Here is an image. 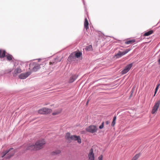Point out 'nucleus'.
<instances>
[{
  "instance_id": "obj_1",
  "label": "nucleus",
  "mask_w": 160,
  "mask_h": 160,
  "mask_svg": "<svg viewBox=\"0 0 160 160\" xmlns=\"http://www.w3.org/2000/svg\"><path fill=\"white\" fill-rule=\"evenodd\" d=\"M46 143V141L44 139H41L37 140L35 143L36 150H38L42 149Z\"/></svg>"
},
{
  "instance_id": "obj_2",
  "label": "nucleus",
  "mask_w": 160,
  "mask_h": 160,
  "mask_svg": "<svg viewBox=\"0 0 160 160\" xmlns=\"http://www.w3.org/2000/svg\"><path fill=\"white\" fill-rule=\"evenodd\" d=\"M15 153V151L13 148H11L9 150L3 152H2L3 155L2 156V157L3 158L8 153L6 156V158H9L14 155Z\"/></svg>"
},
{
  "instance_id": "obj_3",
  "label": "nucleus",
  "mask_w": 160,
  "mask_h": 160,
  "mask_svg": "<svg viewBox=\"0 0 160 160\" xmlns=\"http://www.w3.org/2000/svg\"><path fill=\"white\" fill-rule=\"evenodd\" d=\"M15 153V151L13 148H11L9 150L3 152H2L3 155L2 156V157L3 158L8 153L6 156V158H9L14 155Z\"/></svg>"
},
{
  "instance_id": "obj_4",
  "label": "nucleus",
  "mask_w": 160,
  "mask_h": 160,
  "mask_svg": "<svg viewBox=\"0 0 160 160\" xmlns=\"http://www.w3.org/2000/svg\"><path fill=\"white\" fill-rule=\"evenodd\" d=\"M52 112L51 109L46 108H43L38 111V113L41 114H47L50 113Z\"/></svg>"
},
{
  "instance_id": "obj_5",
  "label": "nucleus",
  "mask_w": 160,
  "mask_h": 160,
  "mask_svg": "<svg viewBox=\"0 0 160 160\" xmlns=\"http://www.w3.org/2000/svg\"><path fill=\"white\" fill-rule=\"evenodd\" d=\"M160 104V100H158L156 102L155 104L153 107L152 111V114H154L157 112L158 108H159Z\"/></svg>"
},
{
  "instance_id": "obj_6",
  "label": "nucleus",
  "mask_w": 160,
  "mask_h": 160,
  "mask_svg": "<svg viewBox=\"0 0 160 160\" xmlns=\"http://www.w3.org/2000/svg\"><path fill=\"white\" fill-rule=\"evenodd\" d=\"M32 67V70L33 71H36L40 68V65L39 64L33 62L29 65L30 68Z\"/></svg>"
},
{
  "instance_id": "obj_7",
  "label": "nucleus",
  "mask_w": 160,
  "mask_h": 160,
  "mask_svg": "<svg viewBox=\"0 0 160 160\" xmlns=\"http://www.w3.org/2000/svg\"><path fill=\"white\" fill-rule=\"evenodd\" d=\"M86 130L88 132L93 133L97 132V129L96 126L92 125L87 128Z\"/></svg>"
},
{
  "instance_id": "obj_8",
  "label": "nucleus",
  "mask_w": 160,
  "mask_h": 160,
  "mask_svg": "<svg viewBox=\"0 0 160 160\" xmlns=\"http://www.w3.org/2000/svg\"><path fill=\"white\" fill-rule=\"evenodd\" d=\"M132 63L127 65L125 68L122 71V74H124L127 73L130 70L132 67Z\"/></svg>"
},
{
  "instance_id": "obj_9",
  "label": "nucleus",
  "mask_w": 160,
  "mask_h": 160,
  "mask_svg": "<svg viewBox=\"0 0 160 160\" xmlns=\"http://www.w3.org/2000/svg\"><path fill=\"white\" fill-rule=\"evenodd\" d=\"M130 51V49H127L123 52L119 51L118 53L115 55V56L117 58H120L128 53Z\"/></svg>"
},
{
  "instance_id": "obj_10",
  "label": "nucleus",
  "mask_w": 160,
  "mask_h": 160,
  "mask_svg": "<svg viewBox=\"0 0 160 160\" xmlns=\"http://www.w3.org/2000/svg\"><path fill=\"white\" fill-rule=\"evenodd\" d=\"M30 74L31 72H27L21 74L18 77L19 78L21 79H24L28 77Z\"/></svg>"
},
{
  "instance_id": "obj_11",
  "label": "nucleus",
  "mask_w": 160,
  "mask_h": 160,
  "mask_svg": "<svg viewBox=\"0 0 160 160\" xmlns=\"http://www.w3.org/2000/svg\"><path fill=\"white\" fill-rule=\"evenodd\" d=\"M71 140L77 141L79 144L81 143V140L80 137L76 135H72L71 137Z\"/></svg>"
},
{
  "instance_id": "obj_12",
  "label": "nucleus",
  "mask_w": 160,
  "mask_h": 160,
  "mask_svg": "<svg viewBox=\"0 0 160 160\" xmlns=\"http://www.w3.org/2000/svg\"><path fill=\"white\" fill-rule=\"evenodd\" d=\"M22 72L21 68L20 67L17 68L14 70L13 75V77H16L18 75Z\"/></svg>"
},
{
  "instance_id": "obj_13",
  "label": "nucleus",
  "mask_w": 160,
  "mask_h": 160,
  "mask_svg": "<svg viewBox=\"0 0 160 160\" xmlns=\"http://www.w3.org/2000/svg\"><path fill=\"white\" fill-rule=\"evenodd\" d=\"M35 145V144H31L25 146L26 150H36Z\"/></svg>"
},
{
  "instance_id": "obj_14",
  "label": "nucleus",
  "mask_w": 160,
  "mask_h": 160,
  "mask_svg": "<svg viewBox=\"0 0 160 160\" xmlns=\"http://www.w3.org/2000/svg\"><path fill=\"white\" fill-rule=\"evenodd\" d=\"M89 160H94L93 149H91L88 155Z\"/></svg>"
},
{
  "instance_id": "obj_15",
  "label": "nucleus",
  "mask_w": 160,
  "mask_h": 160,
  "mask_svg": "<svg viewBox=\"0 0 160 160\" xmlns=\"http://www.w3.org/2000/svg\"><path fill=\"white\" fill-rule=\"evenodd\" d=\"M75 58V57L73 52L69 56L68 60L69 62H71L72 61H74Z\"/></svg>"
},
{
  "instance_id": "obj_16",
  "label": "nucleus",
  "mask_w": 160,
  "mask_h": 160,
  "mask_svg": "<svg viewBox=\"0 0 160 160\" xmlns=\"http://www.w3.org/2000/svg\"><path fill=\"white\" fill-rule=\"evenodd\" d=\"M78 77L76 75H72L70 78L69 82L70 83L73 82Z\"/></svg>"
},
{
  "instance_id": "obj_17",
  "label": "nucleus",
  "mask_w": 160,
  "mask_h": 160,
  "mask_svg": "<svg viewBox=\"0 0 160 160\" xmlns=\"http://www.w3.org/2000/svg\"><path fill=\"white\" fill-rule=\"evenodd\" d=\"M74 56L76 58H78L80 57L82 55V53L81 52L79 51L77 52V51H75L73 52Z\"/></svg>"
},
{
  "instance_id": "obj_18",
  "label": "nucleus",
  "mask_w": 160,
  "mask_h": 160,
  "mask_svg": "<svg viewBox=\"0 0 160 160\" xmlns=\"http://www.w3.org/2000/svg\"><path fill=\"white\" fill-rule=\"evenodd\" d=\"M89 23L88 19L86 18L85 19V21L84 22V26L86 29L87 30L89 28L88 27Z\"/></svg>"
},
{
  "instance_id": "obj_19",
  "label": "nucleus",
  "mask_w": 160,
  "mask_h": 160,
  "mask_svg": "<svg viewBox=\"0 0 160 160\" xmlns=\"http://www.w3.org/2000/svg\"><path fill=\"white\" fill-rule=\"evenodd\" d=\"M61 151L60 150H55L51 152V154L52 155H56L60 154Z\"/></svg>"
},
{
  "instance_id": "obj_20",
  "label": "nucleus",
  "mask_w": 160,
  "mask_h": 160,
  "mask_svg": "<svg viewBox=\"0 0 160 160\" xmlns=\"http://www.w3.org/2000/svg\"><path fill=\"white\" fill-rule=\"evenodd\" d=\"M6 51L4 50H0V58H2L5 56Z\"/></svg>"
},
{
  "instance_id": "obj_21",
  "label": "nucleus",
  "mask_w": 160,
  "mask_h": 160,
  "mask_svg": "<svg viewBox=\"0 0 160 160\" xmlns=\"http://www.w3.org/2000/svg\"><path fill=\"white\" fill-rule=\"evenodd\" d=\"M62 111L61 109H58L55 110L54 112L52 113V115H56L60 113Z\"/></svg>"
},
{
  "instance_id": "obj_22",
  "label": "nucleus",
  "mask_w": 160,
  "mask_h": 160,
  "mask_svg": "<svg viewBox=\"0 0 160 160\" xmlns=\"http://www.w3.org/2000/svg\"><path fill=\"white\" fill-rule=\"evenodd\" d=\"M72 137V135H71L70 134L69 132H67L65 136V138L68 141L71 140V137Z\"/></svg>"
},
{
  "instance_id": "obj_23",
  "label": "nucleus",
  "mask_w": 160,
  "mask_h": 160,
  "mask_svg": "<svg viewBox=\"0 0 160 160\" xmlns=\"http://www.w3.org/2000/svg\"><path fill=\"white\" fill-rule=\"evenodd\" d=\"M153 32V31L152 30H151L145 33L143 35V36H148L152 34Z\"/></svg>"
},
{
  "instance_id": "obj_24",
  "label": "nucleus",
  "mask_w": 160,
  "mask_h": 160,
  "mask_svg": "<svg viewBox=\"0 0 160 160\" xmlns=\"http://www.w3.org/2000/svg\"><path fill=\"white\" fill-rule=\"evenodd\" d=\"M135 42V40L134 39H133L132 40L126 41L125 42V44H129L134 43V42Z\"/></svg>"
},
{
  "instance_id": "obj_25",
  "label": "nucleus",
  "mask_w": 160,
  "mask_h": 160,
  "mask_svg": "<svg viewBox=\"0 0 160 160\" xmlns=\"http://www.w3.org/2000/svg\"><path fill=\"white\" fill-rule=\"evenodd\" d=\"M6 56L7 57V59L9 61L11 60L13 58L12 56L9 54L7 55Z\"/></svg>"
},
{
  "instance_id": "obj_26",
  "label": "nucleus",
  "mask_w": 160,
  "mask_h": 160,
  "mask_svg": "<svg viewBox=\"0 0 160 160\" xmlns=\"http://www.w3.org/2000/svg\"><path fill=\"white\" fill-rule=\"evenodd\" d=\"M116 116H114L113 117V121H112V124H111V126L112 127H114L115 126V123H116Z\"/></svg>"
},
{
  "instance_id": "obj_27",
  "label": "nucleus",
  "mask_w": 160,
  "mask_h": 160,
  "mask_svg": "<svg viewBox=\"0 0 160 160\" xmlns=\"http://www.w3.org/2000/svg\"><path fill=\"white\" fill-rule=\"evenodd\" d=\"M92 49V46L91 45H90L86 47L85 50L86 51H91Z\"/></svg>"
},
{
  "instance_id": "obj_28",
  "label": "nucleus",
  "mask_w": 160,
  "mask_h": 160,
  "mask_svg": "<svg viewBox=\"0 0 160 160\" xmlns=\"http://www.w3.org/2000/svg\"><path fill=\"white\" fill-rule=\"evenodd\" d=\"M139 155L138 154H136L132 158L131 160H137L139 157Z\"/></svg>"
},
{
  "instance_id": "obj_29",
  "label": "nucleus",
  "mask_w": 160,
  "mask_h": 160,
  "mask_svg": "<svg viewBox=\"0 0 160 160\" xmlns=\"http://www.w3.org/2000/svg\"><path fill=\"white\" fill-rule=\"evenodd\" d=\"M98 160H102L103 155H101L100 156L98 157Z\"/></svg>"
},
{
  "instance_id": "obj_30",
  "label": "nucleus",
  "mask_w": 160,
  "mask_h": 160,
  "mask_svg": "<svg viewBox=\"0 0 160 160\" xmlns=\"http://www.w3.org/2000/svg\"><path fill=\"white\" fill-rule=\"evenodd\" d=\"M104 122H102L101 124V125L99 127V128L100 129H102L104 127Z\"/></svg>"
},
{
  "instance_id": "obj_31",
  "label": "nucleus",
  "mask_w": 160,
  "mask_h": 160,
  "mask_svg": "<svg viewBox=\"0 0 160 160\" xmlns=\"http://www.w3.org/2000/svg\"><path fill=\"white\" fill-rule=\"evenodd\" d=\"M160 85L159 84L157 86V87L156 88V91L155 92V94L156 92H157V90L158 89V86H159Z\"/></svg>"
},
{
  "instance_id": "obj_32",
  "label": "nucleus",
  "mask_w": 160,
  "mask_h": 160,
  "mask_svg": "<svg viewBox=\"0 0 160 160\" xmlns=\"http://www.w3.org/2000/svg\"><path fill=\"white\" fill-rule=\"evenodd\" d=\"M105 123L107 125H108L109 124V122L108 121H107L105 122Z\"/></svg>"
},
{
  "instance_id": "obj_33",
  "label": "nucleus",
  "mask_w": 160,
  "mask_h": 160,
  "mask_svg": "<svg viewBox=\"0 0 160 160\" xmlns=\"http://www.w3.org/2000/svg\"><path fill=\"white\" fill-rule=\"evenodd\" d=\"M12 71V70L11 69H10L8 70V73H10Z\"/></svg>"
},
{
  "instance_id": "obj_34",
  "label": "nucleus",
  "mask_w": 160,
  "mask_h": 160,
  "mask_svg": "<svg viewBox=\"0 0 160 160\" xmlns=\"http://www.w3.org/2000/svg\"><path fill=\"white\" fill-rule=\"evenodd\" d=\"M53 64V63H52V62H49V64H50V65H51V64Z\"/></svg>"
},
{
  "instance_id": "obj_35",
  "label": "nucleus",
  "mask_w": 160,
  "mask_h": 160,
  "mask_svg": "<svg viewBox=\"0 0 160 160\" xmlns=\"http://www.w3.org/2000/svg\"><path fill=\"white\" fill-rule=\"evenodd\" d=\"M159 63L160 64V59L158 60Z\"/></svg>"
},
{
  "instance_id": "obj_36",
  "label": "nucleus",
  "mask_w": 160,
  "mask_h": 160,
  "mask_svg": "<svg viewBox=\"0 0 160 160\" xmlns=\"http://www.w3.org/2000/svg\"><path fill=\"white\" fill-rule=\"evenodd\" d=\"M88 101L87 102V104H88Z\"/></svg>"
}]
</instances>
